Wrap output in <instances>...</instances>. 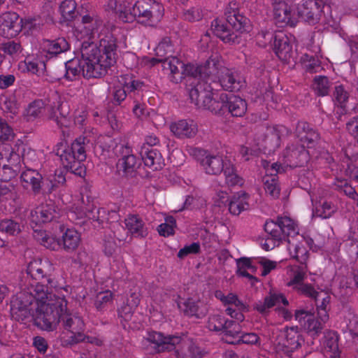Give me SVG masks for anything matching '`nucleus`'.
Instances as JSON below:
<instances>
[{
  "mask_svg": "<svg viewBox=\"0 0 358 358\" xmlns=\"http://www.w3.org/2000/svg\"><path fill=\"white\" fill-rule=\"evenodd\" d=\"M125 80L123 83L124 87L128 92V93L135 92L136 90H139L141 89L143 85V83L138 80H134L132 77H129L128 76L124 78Z\"/></svg>",
  "mask_w": 358,
  "mask_h": 358,
  "instance_id": "61",
  "label": "nucleus"
},
{
  "mask_svg": "<svg viewBox=\"0 0 358 358\" xmlns=\"http://www.w3.org/2000/svg\"><path fill=\"white\" fill-rule=\"evenodd\" d=\"M22 25L19 15L15 12H6L0 15V33L5 38L16 36Z\"/></svg>",
  "mask_w": 358,
  "mask_h": 358,
  "instance_id": "19",
  "label": "nucleus"
},
{
  "mask_svg": "<svg viewBox=\"0 0 358 358\" xmlns=\"http://www.w3.org/2000/svg\"><path fill=\"white\" fill-rule=\"evenodd\" d=\"M324 346L329 352V358H341L338 348V335L334 331H327L324 333Z\"/></svg>",
  "mask_w": 358,
  "mask_h": 358,
  "instance_id": "40",
  "label": "nucleus"
},
{
  "mask_svg": "<svg viewBox=\"0 0 358 358\" xmlns=\"http://www.w3.org/2000/svg\"><path fill=\"white\" fill-rule=\"evenodd\" d=\"M172 352L175 358H203L205 355V352L195 343L181 337Z\"/></svg>",
  "mask_w": 358,
  "mask_h": 358,
  "instance_id": "21",
  "label": "nucleus"
},
{
  "mask_svg": "<svg viewBox=\"0 0 358 358\" xmlns=\"http://www.w3.org/2000/svg\"><path fill=\"white\" fill-rule=\"evenodd\" d=\"M336 210V206L331 202L324 201L322 203L316 205L315 209L313 210V216L327 219L331 217Z\"/></svg>",
  "mask_w": 358,
  "mask_h": 358,
  "instance_id": "48",
  "label": "nucleus"
},
{
  "mask_svg": "<svg viewBox=\"0 0 358 358\" xmlns=\"http://www.w3.org/2000/svg\"><path fill=\"white\" fill-rule=\"evenodd\" d=\"M113 293L110 290L100 292L96 296L94 306L97 310H103L110 303L112 302Z\"/></svg>",
  "mask_w": 358,
  "mask_h": 358,
  "instance_id": "51",
  "label": "nucleus"
},
{
  "mask_svg": "<svg viewBox=\"0 0 358 358\" xmlns=\"http://www.w3.org/2000/svg\"><path fill=\"white\" fill-rule=\"evenodd\" d=\"M125 225L131 235L136 238H145L148 232L145 222L138 215H129L124 220Z\"/></svg>",
  "mask_w": 358,
  "mask_h": 358,
  "instance_id": "33",
  "label": "nucleus"
},
{
  "mask_svg": "<svg viewBox=\"0 0 358 358\" xmlns=\"http://www.w3.org/2000/svg\"><path fill=\"white\" fill-rule=\"evenodd\" d=\"M282 303L285 306L288 305V301L282 294H271L264 298V301H259L253 305V308L262 315L269 313L270 308Z\"/></svg>",
  "mask_w": 358,
  "mask_h": 358,
  "instance_id": "30",
  "label": "nucleus"
},
{
  "mask_svg": "<svg viewBox=\"0 0 358 358\" xmlns=\"http://www.w3.org/2000/svg\"><path fill=\"white\" fill-rule=\"evenodd\" d=\"M288 129L282 126H275L267 129L265 134V142L266 145L269 146L271 149L275 150L280 145L281 136L285 134H288Z\"/></svg>",
  "mask_w": 358,
  "mask_h": 358,
  "instance_id": "38",
  "label": "nucleus"
},
{
  "mask_svg": "<svg viewBox=\"0 0 358 358\" xmlns=\"http://www.w3.org/2000/svg\"><path fill=\"white\" fill-rule=\"evenodd\" d=\"M199 303H201L200 301H196L192 298L180 299L177 302L178 308L185 315L189 317L195 316L197 318H200L205 315V312L201 310Z\"/></svg>",
  "mask_w": 358,
  "mask_h": 358,
  "instance_id": "35",
  "label": "nucleus"
},
{
  "mask_svg": "<svg viewBox=\"0 0 358 358\" xmlns=\"http://www.w3.org/2000/svg\"><path fill=\"white\" fill-rule=\"evenodd\" d=\"M296 229L294 222L287 217H278L276 221H266L264 224V230L270 236L267 240L271 239L275 242L271 247L265 243L263 244V248L268 250L275 246V242H278V244L283 240H287L289 242L288 237L296 234Z\"/></svg>",
  "mask_w": 358,
  "mask_h": 358,
  "instance_id": "7",
  "label": "nucleus"
},
{
  "mask_svg": "<svg viewBox=\"0 0 358 358\" xmlns=\"http://www.w3.org/2000/svg\"><path fill=\"white\" fill-rule=\"evenodd\" d=\"M53 204H42L31 213V222L36 225L48 223L58 217Z\"/></svg>",
  "mask_w": 358,
  "mask_h": 358,
  "instance_id": "29",
  "label": "nucleus"
},
{
  "mask_svg": "<svg viewBox=\"0 0 358 358\" xmlns=\"http://www.w3.org/2000/svg\"><path fill=\"white\" fill-rule=\"evenodd\" d=\"M66 306V300L60 297H55V300H50L48 303H35L30 317L37 327L52 331L59 324V315Z\"/></svg>",
  "mask_w": 358,
  "mask_h": 358,
  "instance_id": "4",
  "label": "nucleus"
},
{
  "mask_svg": "<svg viewBox=\"0 0 358 358\" xmlns=\"http://www.w3.org/2000/svg\"><path fill=\"white\" fill-rule=\"evenodd\" d=\"M113 150L119 157L116 163L119 175L127 178L134 177L141 166V161L133 154L132 148L128 143H119L115 145Z\"/></svg>",
  "mask_w": 358,
  "mask_h": 358,
  "instance_id": "8",
  "label": "nucleus"
},
{
  "mask_svg": "<svg viewBox=\"0 0 358 358\" xmlns=\"http://www.w3.org/2000/svg\"><path fill=\"white\" fill-rule=\"evenodd\" d=\"M42 51L48 58L56 57L70 49V44L64 37L55 39H44L42 42Z\"/></svg>",
  "mask_w": 358,
  "mask_h": 358,
  "instance_id": "27",
  "label": "nucleus"
},
{
  "mask_svg": "<svg viewBox=\"0 0 358 358\" xmlns=\"http://www.w3.org/2000/svg\"><path fill=\"white\" fill-rule=\"evenodd\" d=\"M85 210L86 216L90 219L94 221H97L99 223L101 222L99 218L100 208H97L94 202L85 203Z\"/></svg>",
  "mask_w": 358,
  "mask_h": 358,
  "instance_id": "59",
  "label": "nucleus"
},
{
  "mask_svg": "<svg viewBox=\"0 0 358 358\" xmlns=\"http://www.w3.org/2000/svg\"><path fill=\"white\" fill-rule=\"evenodd\" d=\"M193 155L199 161L206 173L218 175L222 172L226 161L221 156L210 155L208 151L199 148L194 149Z\"/></svg>",
  "mask_w": 358,
  "mask_h": 358,
  "instance_id": "14",
  "label": "nucleus"
},
{
  "mask_svg": "<svg viewBox=\"0 0 358 358\" xmlns=\"http://www.w3.org/2000/svg\"><path fill=\"white\" fill-rule=\"evenodd\" d=\"M225 22L219 19L211 23L214 34L226 43H239L241 34L248 31L250 20L239 13V3L231 1L225 8Z\"/></svg>",
  "mask_w": 358,
  "mask_h": 358,
  "instance_id": "2",
  "label": "nucleus"
},
{
  "mask_svg": "<svg viewBox=\"0 0 358 358\" xmlns=\"http://www.w3.org/2000/svg\"><path fill=\"white\" fill-rule=\"evenodd\" d=\"M242 332L241 327L238 322L229 320L222 334L223 339L229 344H240V336Z\"/></svg>",
  "mask_w": 358,
  "mask_h": 358,
  "instance_id": "37",
  "label": "nucleus"
},
{
  "mask_svg": "<svg viewBox=\"0 0 358 358\" xmlns=\"http://www.w3.org/2000/svg\"><path fill=\"white\" fill-rule=\"evenodd\" d=\"M334 185L336 190L343 192L353 200H358V194L355 188L349 185L345 180H337Z\"/></svg>",
  "mask_w": 358,
  "mask_h": 358,
  "instance_id": "53",
  "label": "nucleus"
},
{
  "mask_svg": "<svg viewBox=\"0 0 358 358\" xmlns=\"http://www.w3.org/2000/svg\"><path fill=\"white\" fill-rule=\"evenodd\" d=\"M200 251V245L198 243H192L189 245H186L180 249L178 253L180 259H183L189 254H197Z\"/></svg>",
  "mask_w": 358,
  "mask_h": 358,
  "instance_id": "62",
  "label": "nucleus"
},
{
  "mask_svg": "<svg viewBox=\"0 0 358 358\" xmlns=\"http://www.w3.org/2000/svg\"><path fill=\"white\" fill-rule=\"evenodd\" d=\"M273 19L278 27H294L296 24V13L293 10L292 6L285 1L275 0L273 2Z\"/></svg>",
  "mask_w": 358,
  "mask_h": 358,
  "instance_id": "15",
  "label": "nucleus"
},
{
  "mask_svg": "<svg viewBox=\"0 0 358 358\" xmlns=\"http://www.w3.org/2000/svg\"><path fill=\"white\" fill-rule=\"evenodd\" d=\"M22 227L21 223L12 219H4L0 222V231L10 236H17Z\"/></svg>",
  "mask_w": 358,
  "mask_h": 358,
  "instance_id": "46",
  "label": "nucleus"
},
{
  "mask_svg": "<svg viewBox=\"0 0 358 358\" xmlns=\"http://www.w3.org/2000/svg\"><path fill=\"white\" fill-rule=\"evenodd\" d=\"M90 144V140L85 136L78 137L71 145L61 150H57L64 167L76 175H81L83 170L82 162L86 159V148Z\"/></svg>",
  "mask_w": 358,
  "mask_h": 358,
  "instance_id": "6",
  "label": "nucleus"
},
{
  "mask_svg": "<svg viewBox=\"0 0 358 358\" xmlns=\"http://www.w3.org/2000/svg\"><path fill=\"white\" fill-rule=\"evenodd\" d=\"M117 47L116 39L112 35L101 39L99 47L93 42L84 41L80 49V57L65 63V78L73 80L80 73L86 78L104 76L108 69L116 63Z\"/></svg>",
  "mask_w": 358,
  "mask_h": 358,
  "instance_id": "1",
  "label": "nucleus"
},
{
  "mask_svg": "<svg viewBox=\"0 0 358 358\" xmlns=\"http://www.w3.org/2000/svg\"><path fill=\"white\" fill-rule=\"evenodd\" d=\"M283 335V340L278 343L276 348L278 351H282L286 355L291 356L294 350L301 346L304 340L297 327H287Z\"/></svg>",
  "mask_w": 358,
  "mask_h": 358,
  "instance_id": "17",
  "label": "nucleus"
},
{
  "mask_svg": "<svg viewBox=\"0 0 358 358\" xmlns=\"http://www.w3.org/2000/svg\"><path fill=\"white\" fill-rule=\"evenodd\" d=\"M213 90V87L208 81H198L196 85L189 89V99L198 108L208 110L215 115H224L227 113V94L222 93L215 98Z\"/></svg>",
  "mask_w": 358,
  "mask_h": 358,
  "instance_id": "3",
  "label": "nucleus"
},
{
  "mask_svg": "<svg viewBox=\"0 0 358 358\" xmlns=\"http://www.w3.org/2000/svg\"><path fill=\"white\" fill-rule=\"evenodd\" d=\"M156 58L152 59L153 64L155 62L162 63L163 71L167 75L169 73H180L179 70L182 67L183 62L173 56L174 48L169 38H164L155 48Z\"/></svg>",
  "mask_w": 358,
  "mask_h": 358,
  "instance_id": "9",
  "label": "nucleus"
},
{
  "mask_svg": "<svg viewBox=\"0 0 358 358\" xmlns=\"http://www.w3.org/2000/svg\"><path fill=\"white\" fill-rule=\"evenodd\" d=\"M171 131L178 138H192L197 132V126L192 120H181L172 123Z\"/></svg>",
  "mask_w": 358,
  "mask_h": 358,
  "instance_id": "31",
  "label": "nucleus"
},
{
  "mask_svg": "<svg viewBox=\"0 0 358 358\" xmlns=\"http://www.w3.org/2000/svg\"><path fill=\"white\" fill-rule=\"evenodd\" d=\"M225 108H227V113L232 116L243 117L247 111V103L239 96L227 94Z\"/></svg>",
  "mask_w": 358,
  "mask_h": 358,
  "instance_id": "36",
  "label": "nucleus"
},
{
  "mask_svg": "<svg viewBox=\"0 0 358 358\" xmlns=\"http://www.w3.org/2000/svg\"><path fill=\"white\" fill-rule=\"evenodd\" d=\"M21 181L24 189H31L35 195L46 194L47 185L42 174L36 169L27 168L20 176Z\"/></svg>",
  "mask_w": 358,
  "mask_h": 358,
  "instance_id": "16",
  "label": "nucleus"
},
{
  "mask_svg": "<svg viewBox=\"0 0 358 358\" xmlns=\"http://www.w3.org/2000/svg\"><path fill=\"white\" fill-rule=\"evenodd\" d=\"M164 15L163 6L154 0H138L128 8L127 15H122V22L152 24L160 21Z\"/></svg>",
  "mask_w": 358,
  "mask_h": 358,
  "instance_id": "5",
  "label": "nucleus"
},
{
  "mask_svg": "<svg viewBox=\"0 0 358 358\" xmlns=\"http://www.w3.org/2000/svg\"><path fill=\"white\" fill-rule=\"evenodd\" d=\"M298 286L299 287H296V289L294 290H296L299 294L311 298L317 301L319 292L315 289L313 286L306 283H303Z\"/></svg>",
  "mask_w": 358,
  "mask_h": 358,
  "instance_id": "57",
  "label": "nucleus"
},
{
  "mask_svg": "<svg viewBox=\"0 0 358 358\" xmlns=\"http://www.w3.org/2000/svg\"><path fill=\"white\" fill-rule=\"evenodd\" d=\"M176 227V219L173 216H168L165 218V222L158 226L157 230L161 236H169L174 234Z\"/></svg>",
  "mask_w": 358,
  "mask_h": 358,
  "instance_id": "52",
  "label": "nucleus"
},
{
  "mask_svg": "<svg viewBox=\"0 0 358 358\" xmlns=\"http://www.w3.org/2000/svg\"><path fill=\"white\" fill-rule=\"evenodd\" d=\"M228 320L221 314L210 315L208 320L207 328L210 331L222 333Z\"/></svg>",
  "mask_w": 358,
  "mask_h": 358,
  "instance_id": "47",
  "label": "nucleus"
},
{
  "mask_svg": "<svg viewBox=\"0 0 358 358\" xmlns=\"http://www.w3.org/2000/svg\"><path fill=\"white\" fill-rule=\"evenodd\" d=\"M180 341V337L176 336H166L157 331H148L142 340V344L145 348H151V352L161 353L164 352H172L176 345Z\"/></svg>",
  "mask_w": 358,
  "mask_h": 358,
  "instance_id": "11",
  "label": "nucleus"
},
{
  "mask_svg": "<svg viewBox=\"0 0 358 358\" xmlns=\"http://www.w3.org/2000/svg\"><path fill=\"white\" fill-rule=\"evenodd\" d=\"M324 7L321 0H303L296 7V17L308 24L315 25L320 22Z\"/></svg>",
  "mask_w": 358,
  "mask_h": 358,
  "instance_id": "12",
  "label": "nucleus"
},
{
  "mask_svg": "<svg viewBox=\"0 0 358 358\" xmlns=\"http://www.w3.org/2000/svg\"><path fill=\"white\" fill-rule=\"evenodd\" d=\"M106 7L118 15V17L122 21V15H127L128 8L124 4L118 3L117 0H108Z\"/></svg>",
  "mask_w": 358,
  "mask_h": 358,
  "instance_id": "58",
  "label": "nucleus"
},
{
  "mask_svg": "<svg viewBox=\"0 0 358 358\" xmlns=\"http://www.w3.org/2000/svg\"><path fill=\"white\" fill-rule=\"evenodd\" d=\"M334 96L336 101L338 103L341 108H344L349 99V94L344 89L343 85H338L335 87Z\"/></svg>",
  "mask_w": 358,
  "mask_h": 358,
  "instance_id": "56",
  "label": "nucleus"
},
{
  "mask_svg": "<svg viewBox=\"0 0 358 358\" xmlns=\"http://www.w3.org/2000/svg\"><path fill=\"white\" fill-rule=\"evenodd\" d=\"M273 50L278 57L284 61L288 62L292 56V45L290 43L287 36L282 31L274 33Z\"/></svg>",
  "mask_w": 358,
  "mask_h": 358,
  "instance_id": "22",
  "label": "nucleus"
},
{
  "mask_svg": "<svg viewBox=\"0 0 358 358\" xmlns=\"http://www.w3.org/2000/svg\"><path fill=\"white\" fill-rule=\"evenodd\" d=\"M59 324L72 334L70 336L71 343H78L84 338L85 324L83 320L78 316L68 313L66 306L59 315Z\"/></svg>",
  "mask_w": 358,
  "mask_h": 358,
  "instance_id": "13",
  "label": "nucleus"
},
{
  "mask_svg": "<svg viewBox=\"0 0 358 358\" xmlns=\"http://www.w3.org/2000/svg\"><path fill=\"white\" fill-rule=\"evenodd\" d=\"M295 133L296 137L302 143V145H305L306 144L308 148L315 146L320 139V134L317 131L305 121L298 122Z\"/></svg>",
  "mask_w": 358,
  "mask_h": 358,
  "instance_id": "23",
  "label": "nucleus"
},
{
  "mask_svg": "<svg viewBox=\"0 0 358 358\" xmlns=\"http://www.w3.org/2000/svg\"><path fill=\"white\" fill-rule=\"evenodd\" d=\"M66 177L64 171L62 170L56 171L53 179L49 180V183L47 185L45 193H52L59 185H64L66 183Z\"/></svg>",
  "mask_w": 358,
  "mask_h": 358,
  "instance_id": "54",
  "label": "nucleus"
},
{
  "mask_svg": "<svg viewBox=\"0 0 358 358\" xmlns=\"http://www.w3.org/2000/svg\"><path fill=\"white\" fill-rule=\"evenodd\" d=\"M140 155L144 164L152 171L160 170L164 166V159L155 148H149L148 145H142Z\"/></svg>",
  "mask_w": 358,
  "mask_h": 358,
  "instance_id": "26",
  "label": "nucleus"
},
{
  "mask_svg": "<svg viewBox=\"0 0 358 358\" xmlns=\"http://www.w3.org/2000/svg\"><path fill=\"white\" fill-rule=\"evenodd\" d=\"M34 305L32 296L26 292L17 293L10 299V316L17 322H24L31 316Z\"/></svg>",
  "mask_w": 358,
  "mask_h": 358,
  "instance_id": "10",
  "label": "nucleus"
},
{
  "mask_svg": "<svg viewBox=\"0 0 358 358\" xmlns=\"http://www.w3.org/2000/svg\"><path fill=\"white\" fill-rule=\"evenodd\" d=\"M20 21L22 28L24 27L31 31L38 30L43 25V20L39 16L20 18Z\"/></svg>",
  "mask_w": 358,
  "mask_h": 358,
  "instance_id": "55",
  "label": "nucleus"
},
{
  "mask_svg": "<svg viewBox=\"0 0 358 358\" xmlns=\"http://www.w3.org/2000/svg\"><path fill=\"white\" fill-rule=\"evenodd\" d=\"M76 3L74 0H64L59 6V12L63 22L72 21L76 16Z\"/></svg>",
  "mask_w": 358,
  "mask_h": 358,
  "instance_id": "44",
  "label": "nucleus"
},
{
  "mask_svg": "<svg viewBox=\"0 0 358 358\" xmlns=\"http://www.w3.org/2000/svg\"><path fill=\"white\" fill-rule=\"evenodd\" d=\"M180 73H169L170 79L172 82L178 83L187 76V83H188L187 91L191 89L194 85H196L198 81H206L203 79L202 72L201 71V66H196L194 64L183 63L182 67L178 71Z\"/></svg>",
  "mask_w": 358,
  "mask_h": 358,
  "instance_id": "18",
  "label": "nucleus"
},
{
  "mask_svg": "<svg viewBox=\"0 0 358 358\" xmlns=\"http://www.w3.org/2000/svg\"><path fill=\"white\" fill-rule=\"evenodd\" d=\"M46 282L38 281L35 284H31L29 292L27 294H30L33 297V303H48L50 300H54L52 296V293L49 292L47 285H45Z\"/></svg>",
  "mask_w": 358,
  "mask_h": 358,
  "instance_id": "34",
  "label": "nucleus"
},
{
  "mask_svg": "<svg viewBox=\"0 0 358 358\" xmlns=\"http://www.w3.org/2000/svg\"><path fill=\"white\" fill-rule=\"evenodd\" d=\"M346 129L358 143V115L352 117L346 123Z\"/></svg>",
  "mask_w": 358,
  "mask_h": 358,
  "instance_id": "63",
  "label": "nucleus"
},
{
  "mask_svg": "<svg viewBox=\"0 0 358 358\" xmlns=\"http://www.w3.org/2000/svg\"><path fill=\"white\" fill-rule=\"evenodd\" d=\"M13 129L8 124L6 120L0 127V141H10L14 138Z\"/></svg>",
  "mask_w": 358,
  "mask_h": 358,
  "instance_id": "60",
  "label": "nucleus"
},
{
  "mask_svg": "<svg viewBox=\"0 0 358 358\" xmlns=\"http://www.w3.org/2000/svg\"><path fill=\"white\" fill-rule=\"evenodd\" d=\"M224 67L220 61L215 58H210L205 62L204 65L201 66L203 79L208 81V83L211 84L210 82H215L216 79L219 78L222 71L221 69H224Z\"/></svg>",
  "mask_w": 358,
  "mask_h": 358,
  "instance_id": "32",
  "label": "nucleus"
},
{
  "mask_svg": "<svg viewBox=\"0 0 358 358\" xmlns=\"http://www.w3.org/2000/svg\"><path fill=\"white\" fill-rule=\"evenodd\" d=\"M332 83L324 76H317L313 78L312 87L317 96H324L329 94Z\"/></svg>",
  "mask_w": 358,
  "mask_h": 358,
  "instance_id": "43",
  "label": "nucleus"
},
{
  "mask_svg": "<svg viewBox=\"0 0 358 358\" xmlns=\"http://www.w3.org/2000/svg\"><path fill=\"white\" fill-rule=\"evenodd\" d=\"M44 110V103L42 100H35L30 103L26 108L24 116L27 121H33L39 117Z\"/></svg>",
  "mask_w": 358,
  "mask_h": 358,
  "instance_id": "45",
  "label": "nucleus"
},
{
  "mask_svg": "<svg viewBox=\"0 0 358 358\" xmlns=\"http://www.w3.org/2000/svg\"><path fill=\"white\" fill-rule=\"evenodd\" d=\"M301 60L303 63V69L308 73H317L320 69H321L320 62L313 56L304 54L301 57Z\"/></svg>",
  "mask_w": 358,
  "mask_h": 358,
  "instance_id": "50",
  "label": "nucleus"
},
{
  "mask_svg": "<svg viewBox=\"0 0 358 358\" xmlns=\"http://www.w3.org/2000/svg\"><path fill=\"white\" fill-rule=\"evenodd\" d=\"M218 80L224 90L238 91L243 85V82L238 73L227 67L221 69Z\"/></svg>",
  "mask_w": 358,
  "mask_h": 358,
  "instance_id": "28",
  "label": "nucleus"
},
{
  "mask_svg": "<svg viewBox=\"0 0 358 358\" xmlns=\"http://www.w3.org/2000/svg\"><path fill=\"white\" fill-rule=\"evenodd\" d=\"M281 169H282V167L280 164H272L270 176L266 175L262 179L266 194L273 199H277L280 196V188L278 184L277 173H280Z\"/></svg>",
  "mask_w": 358,
  "mask_h": 358,
  "instance_id": "25",
  "label": "nucleus"
},
{
  "mask_svg": "<svg viewBox=\"0 0 358 358\" xmlns=\"http://www.w3.org/2000/svg\"><path fill=\"white\" fill-rule=\"evenodd\" d=\"M117 248V245L113 237H106L103 243V252L106 255L112 256Z\"/></svg>",
  "mask_w": 358,
  "mask_h": 358,
  "instance_id": "64",
  "label": "nucleus"
},
{
  "mask_svg": "<svg viewBox=\"0 0 358 358\" xmlns=\"http://www.w3.org/2000/svg\"><path fill=\"white\" fill-rule=\"evenodd\" d=\"M61 247L68 252H71L74 251L79 245L80 238L77 231L73 229H67L59 240Z\"/></svg>",
  "mask_w": 358,
  "mask_h": 358,
  "instance_id": "39",
  "label": "nucleus"
},
{
  "mask_svg": "<svg viewBox=\"0 0 358 358\" xmlns=\"http://www.w3.org/2000/svg\"><path fill=\"white\" fill-rule=\"evenodd\" d=\"M0 50L3 54L7 55L12 58H15L20 55L22 51V47L20 42L15 41H9L3 43Z\"/></svg>",
  "mask_w": 358,
  "mask_h": 358,
  "instance_id": "49",
  "label": "nucleus"
},
{
  "mask_svg": "<svg viewBox=\"0 0 358 358\" xmlns=\"http://www.w3.org/2000/svg\"><path fill=\"white\" fill-rule=\"evenodd\" d=\"M285 162L291 167L303 166L309 159L308 151L302 144H292L284 152Z\"/></svg>",
  "mask_w": 358,
  "mask_h": 358,
  "instance_id": "20",
  "label": "nucleus"
},
{
  "mask_svg": "<svg viewBox=\"0 0 358 358\" xmlns=\"http://www.w3.org/2000/svg\"><path fill=\"white\" fill-rule=\"evenodd\" d=\"M248 195L245 192H238L234 195L229 203V212L235 215H239L241 211L246 209L248 206L247 199Z\"/></svg>",
  "mask_w": 358,
  "mask_h": 358,
  "instance_id": "42",
  "label": "nucleus"
},
{
  "mask_svg": "<svg viewBox=\"0 0 358 358\" xmlns=\"http://www.w3.org/2000/svg\"><path fill=\"white\" fill-rule=\"evenodd\" d=\"M295 318L299 322L303 321L304 328L313 338L318 336L324 327V324H322L319 320L315 318L313 315L307 310H296Z\"/></svg>",
  "mask_w": 358,
  "mask_h": 358,
  "instance_id": "24",
  "label": "nucleus"
},
{
  "mask_svg": "<svg viewBox=\"0 0 358 358\" xmlns=\"http://www.w3.org/2000/svg\"><path fill=\"white\" fill-rule=\"evenodd\" d=\"M44 264L41 260L31 262L27 266V273L35 280L44 281L50 283V279L46 275L44 271Z\"/></svg>",
  "mask_w": 358,
  "mask_h": 358,
  "instance_id": "41",
  "label": "nucleus"
}]
</instances>
